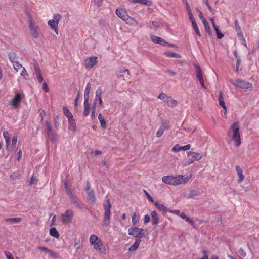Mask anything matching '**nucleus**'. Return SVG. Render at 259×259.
Segmentation results:
<instances>
[{"mask_svg": "<svg viewBox=\"0 0 259 259\" xmlns=\"http://www.w3.org/2000/svg\"><path fill=\"white\" fill-rule=\"evenodd\" d=\"M189 179L188 177H185L183 175H179L176 176H173L169 185H177L184 184L188 181Z\"/></svg>", "mask_w": 259, "mask_h": 259, "instance_id": "obj_9", "label": "nucleus"}, {"mask_svg": "<svg viewBox=\"0 0 259 259\" xmlns=\"http://www.w3.org/2000/svg\"><path fill=\"white\" fill-rule=\"evenodd\" d=\"M199 194V193L198 192L195 191H192L191 192V193L189 195L188 197L190 198H193L195 196H198Z\"/></svg>", "mask_w": 259, "mask_h": 259, "instance_id": "obj_52", "label": "nucleus"}, {"mask_svg": "<svg viewBox=\"0 0 259 259\" xmlns=\"http://www.w3.org/2000/svg\"><path fill=\"white\" fill-rule=\"evenodd\" d=\"M230 82L235 87L243 89H248L252 87L251 83L247 82L242 79H232L230 80Z\"/></svg>", "mask_w": 259, "mask_h": 259, "instance_id": "obj_6", "label": "nucleus"}, {"mask_svg": "<svg viewBox=\"0 0 259 259\" xmlns=\"http://www.w3.org/2000/svg\"><path fill=\"white\" fill-rule=\"evenodd\" d=\"M202 22L204 25V27L206 32L210 35L211 34V29L209 26L208 22L207 21V20L206 19H203V21Z\"/></svg>", "mask_w": 259, "mask_h": 259, "instance_id": "obj_34", "label": "nucleus"}, {"mask_svg": "<svg viewBox=\"0 0 259 259\" xmlns=\"http://www.w3.org/2000/svg\"><path fill=\"white\" fill-rule=\"evenodd\" d=\"M227 140L230 143L234 141L236 147L241 145V138L238 123L235 122L230 126L227 133Z\"/></svg>", "mask_w": 259, "mask_h": 259, "instance_id": "obj_1", "label": "nucleus"}, {"mask_svg": "<svg viewBox=\"0 0 259 259\" xmlns=\"http://www.w3.org/2000/svg\"><path fill=\"white\" fill-rule=\"evenodd\" d=\"M5 254L7 258V259H14L13 257L12 256L11 253L7 251H5Z\"/></svg>", "mask_w": 259, "mask_h": 259, "instance_id": "obj_59", "label": "nucleus"}, {"mask_svg": "<svg viewBox=\"0 0 259 259\" xmlns=\"http://www.w3.org/2000/svg\"><path fill=\"white\" fill-rule=\"evenodd\" d=\"M73 216V211L71 209H67L61 214L60 219L64 224H69L72 222Z\"/></svg>", "mask_w": 259, "mask_h": 259, "instance_id": "obj_7", "label": "nucleus"}, {"mask_svg": "<svg viewBox=\"0 0 259 259\" xmlns=\"http://www.w3.org/2000/svg\"><path fill=\"white\" fill-rule=\"evenodd\" d=\"M106 203L104 205L105 213L103 225L107 226L110 224V208L111 207V205L110 204L109 199H108L107 197H106Z\"/></svg>", "mask_w": 259, "mask_h": 259, "instance_id": "obj_4", "label": "nucleus"}, {"mask_svg": "<svg viewBox=\"0 0 259 259\" xmlns=\"http://www.w3.org/2000/svg\"><path fill=\"white\" fill-rule=\"evenodd\" d=\"M128 233L130 235L135 237L141 238L147 237L149 233L147 230L137 227L130 228L128 229Z\"/></svg>", "mask_w": 259, "mask_h": 259, "instance_id": "obj_3", "label": "nucleus"}, {"mask_svg": "<svg viewBox=\"0 0 259 259\" xmlns=\"http://www.w3.org/2000/svg\"><path fill=\"white\" fill-rule=\"evenodd\" d=\"M64 187H65L66 192L67 196L72 194V193L69 188L68 183L67 181H65V182H64Z\"/></svg>", "mask_w": 259, "mask_h": 259, "instance_id": "obj_43", "label": "nucleus"}, {"mask_svg": "<svg viewBox=\"0 0 259 259\" xmlns=\"http://www.w3.org/2000/svg\"><path fill=\"white\" fill-rule=\"evenodd\" d=\"M87 199L90 203H95L96 201V197L94 190L87 192Z\"/></svg>", "mask_w": 259, "mask_h": 259, "instance_id": "obj_21", "label": "nucleus"}, {"mask_svg": "<svg viewBox=\"0 0 259 259\" xmlns=\"http://www.w3.org/2000/svg\"><path fill=\"white\" fill-rule=\"evenodd\" d=\"M235 168H236V170L237 172V175L239 178V180H238V183H240L243 181L245 177L243 174V171L239 166H238V165L236 166Z\"/></svg>", "mask_w": 259, "mask_h": 259, "instance_id": "obj_22", "label": "nucleus"}, {"mask_svg": "<svg viewBox=\"0 0 259 259\" xmlns=\"http://www.w3.org/2000/svg\"><path fill=\"white\" fill-rule=\"evenodd\" d=\"M89 97L84 96V108H90V104L89 103Z\"/></svg>", "mask_w": 259, "mask_h": 259, "instance_id": "obj_49", "label": "nucleus"}, {"mask_svg": "<svg viewBox=\"0 0 259 259\" xmlns=\"http://www.w3.org/2000/svg\"><path fill=\"white\" fill-rule=\"evenodd\" d=\"M165 54L167 57H169L178 58H180L181 57V56L180 55V54L177 53L169 52V51L165 52Z\"/></svg>", "mask_w": 259, "mask_h": 259, "instance_id": "obj_32", "label": "nucleus"}, {"mask_svg": "<svg viewBox=\"0 0 259 259\" xmlns=\"http://www.w3.org/2000/svg\"><path fill=\"white\" fill-rule=\"evenodd\" d=\"M201 85L202 88H205V83H204V80L203 77V76H201V77H197Z\"/></svg>", "mask_w": 259, "mask_h": 259, "instance_id": "obj_53", "label": "nucleus"}, {"mask_svg": "<svg viewBox=\"0 0 259 259\" xmlns=\"http://www.w3.org/2000/svg\"><path fill=\"white\" fill-rule=\"evenodd\" d=\"M172 177V176H163L162 178V181L164 183L169 185Z\"/></svg>", "mask_w": 259, "mask_h": 259, "instance_id": "obj_37", "label": "nucleus"}, {"mask_svg": "<svg viewBox=\"0 0 259 259\" xmlns=\"http://www.w3.org/2000/svg\"><path fill=\"white\" fill-rule=\"evenodd\" d=\"M236 30L237 32L238 35H242V32L241 31V27H240L237 20H235L234 22Z\"/></svg>", "mask_w": 259, "mask_h": 259, "instance_id": "obj_39", "label": "nucleus"}, {"mask_svg": "<svg viewBox=\"0 0 259 259\" xmlns=\"http://www.w3.org/2000/svg\"><path fill=\"white\" fill-rule=\"evenodd\" d=\"M69 129L71 131H74L76 129V124L73 118L68 119Z\"/></svg>", "mask_w": 259, "mask_h": 259, "instance_id": "obj_29", "label": "nucleus"}, {"mask_svg": "<svg viewBox=\"0 0 259 259\" xmlns=\"http://www.w3.org/2000/svg\"><path fill=\"white\" fill-rule=\"evenodd\" d=\"M98 119L100 121V125L102 128L104 129L106 128V122L104 117L101 114H99L98 115Z\"/></svg>", "mask_w": 259, "mask_h": 259, "instance_id": "obj_30", "label": "nucleus"}, {"mask_svg": "<svg viewBox=\"0 0 259 259\" xmlns=\"http://www.w3.org/2000/svg\"><path fill=\"white\" fill-rule=\"evenodd\" d=\"M137 1L139 3L144 4L148 6L150 5L151 3L150 2H149L148 0H137Z\"/></svg>", "mask_w": 259, "mask_h": 259, "instance_id": "obj_54", "label": "nucleus"}, {"mask_svg": "<svg viewBox=\"0 0 259 259\" xmlns=\"http://www.w3.org/2000/svg\"><path fill=\"white\" fill-rule=\"evenodd\" d=\"M63 111L64 115L68 118V119L73 118L72 114L70 112L69 109L66 107H63Z\"/></svg>", "mask_w": 259, "mask_h": 259, "instance_id": "obj_28", "label": "nucleus"}, {"mask_svg": "<svg viewBox=\"0 0 259 259\" xmlns=\"http://www.w3.org/2000/svg\"><path fill=\"white\" fill-rule=\"evenodd\" d=\"M95 112H96L95 106L93 105V107L92 108V113H91V117H92V119H95L96 117Z\"/></svg>", "mask_w": 259, "mask_h": 259, "instance_id": "obj_58", "label": "nucleus"}, {"mask_svg": "<svg viewBox=\"0 0 259 259\" xmlns=\"http://www.w3.org/2000/svg\"><path fill=\"white\" fill-rule=\"evenodd\" d=\"M203 158V155L199 153L189 151L187 153V161L185 163V165H189L196 161H199Z\"/></svg>", "mask_w": 259, "mask_h": 259, "instance_id": "obj_5", "label": "nucleus"}, {"mask_svg": "<svg viewBox=\"0 0 259 259\" xmlns=\"http://www.w3.org/2000/svg\"><path fill=\"white\" fill-rule=\"evenodd\" d=\"M22 98L23 97L21 94L17 93L14 99L10 101V104L15 108H17L19 106Z\"/></svg>", "mask_w": 259, "mask_h": 259, "instance_id": "obj_13", "label": "nucleus"}, {"mask_svg": "<svg viewBox=\"0 0 259 259\" xmlns=\"http://www.w3.org/2000/svg\"><path fill=\"white\" fill-rule=\"evenodd\" d=\"M102 92L101 87H98L95 92V96H101Z\"/></svg>", "mask_w": 259, "mask_h": 259, "instance_id": "obj_56", "label": "nucleus"}, {"mask_svg": "<svg viewBox=\"0 0 259 259\" xmlns=\"http://www.w3.org/2000/svg\"><path fill=\"white\" fill-rule=\"evenodd\" d=\"M168 97L166 96V95L165 94V93H162L161 94H160L158 96V98L160 99L161 100H163V101L165 102V99H166V98H167Z\"/></svg>", "mask_w": 259, "mask_h": 259, "instance_id": "obj_51", "label": "nucleus"}, {"mask_svg": "<svg viewBox=\"0 0 259 259\" xmlns=\"http://www.w3.org/2000/svg\"><path fill=\"white\" fill-rule=\"evenodd\" d=\"M116 14L123 20H125L126 17L128 15L127 12L122 8L117 9L116 10Z\"/></svg>", "mask_w": 259, "mask_h": 259, "instance_id": "obj_18", "label": "nucleus"}, {"mask_svg": "<svg viewBox=\"0 0 259 259\" xmlns=\"http://www.w3.org/2000/svg\"><path fill=\"white\" fill-rule=\"evenodd\" d=\"M151 217L152 218V223L153 225H157L158 224V217L155 211L151 212Z\"/></svg>", "mask_w": 259, "mask_h": 259, "instance_id": "obj_31", "label": "nucleus"}, {"mask_svg": "<svg viewBox=\"0 0 259 259\" xmlns=\"http://www.w3.org/2000/svg\"><path fill=\"white\" fill-rule=\"evenodd\" d=\"M90 243L93 246L94 248L100 253L105 254L106 248L102 240L97 235L92 234L90 237Z\"/></svg>", "mask_w": 259, "mask_h": 259, "instance_id": "obj_2", "label": "nucleus"}, {"mask_svg": "<svg viewBox=\"0 0 259 259\" xmlns=\"http://www.w3.org/2000/svg\"><path fill=\"white\" fill-rule=\"evenodd\" d=\"M3 136L6 141L7 146H8L10 143V137H9V134L8 132L4 131L3 132Z\"/></svg>", "mask_w": 259, "mask_h": 259, "instance_id": "obj_38", "label": "nucleus"}, {"mask_svg": "<svg viewBox=\"0 0 259 259\" xmlns=\"http://www.w3.org/2000/svg\"><path fill=\"white\" fill-rule=\"evenodd\" d=\"M38 249L41 250V251L44 252L45 253L48 254L49 255L50 257H54V258H57V254L54 252L53 250L48 249V248L46 247H38L37 248Z\"/></svg>", "mask_w": 259, "mask_h": 259, "instance_id": "obj_16", "label": "nucleus"}, {"mask_svg": "<svg viewBox=\"0 0 259 259\" xmlns=\"http://www.w3.org/2000/svg\"><path fill=\"white\" fill-rule=\"evenodd\" d=\"M20 74L23 76L25 77V76H27L28 77V74L26 69L23 67L22 68V71H21Z\"/></svg>", "mask_w": 259, "mask_h": 259, "instance_id": "obj_61", "label": "nucleus"}, {"mask_svg": "<svg viewBox=\"0 0 259 259\" xmlns=\"http://www.w3.org/2000/svg\"><path fill=\"white\" fill-rule=\"evenodd\" d=\"M90 113V108H84L83 115L87 116Z\"/></svg>", "mask_w": 259, "mask_h": 259, "instance_id": "obj_63", "label": "nucleus"}, {"mask_svg": "<svg viewBox=\"0 0 259 259\" xmlns=\"http://www.w3.org/2000/svg\"><path fill=\"white\" fill-rule=\"evenodd\" d=\"M59 120L60 118L59 116L57 115L55 117L54 119V124L55 125L56 128L57 129L59 128Z\"/></svg>", "mask_w": 259, "mask_h": 259, "instance_id": "obj_46", "label": "nucleus"}, {"mask_svg": "<svg viewBox=\"0 0 259 259\" xmlns=\"http://www.w3.org/2000/svg\"><path fill=\"white\" fill-rule=\"evenodd\" d=\"M45 126L46 127V132L48 136L49 137V138L51 139V140L53 142L55 141L56 138L55 134L53 131L52 127L50 124V123L49 122V121H47L45 122Z\"/></svg>", "mask_w": 259, "mask_h": 259, "instance_id": "obj_11", "label": "nucleus"}, {"mask_svg": "<svg viewBox=\"0 0 259 259\" xmlns=\"http://www.w3.org/2000/svg\"><path fill=\"white\" fill-rule=\"evenodd\" d=\"M91 88V85L90 83H88L86 85L84 93V96L89 97V93L90 92V90Z\"/></svg>", "mask_w": 259, "mask_h": 259, "instance_id": "obj_45", "label": "nucleus"}, {"mask_svg": "<svg viewBox=\"0 0 259 259\" xmlns=\"http://www.w3.org/2000/svg\"><path fill=\"white\" fill-rule=\"evenodd\" d=\"M140 242V239H137L134 244L128 249V251L132 252L136 250L139 246Z\"/></svg>", "mask_w": 259, "mask_h": 259, "instance_id": "obj_27", "label": "nucleus"}, {"mask_svg": "<svg viewBox=\"0 0 259 259\" xmlns=\"http://www.w3.org/2000/svg\"><path fill=\"white\" fill-rule=\"evenodd\" d=\"M150 38L151 40L156 44H158L163 46H166L168 44L163 38L154 35H151Z\"/></svg>", "mask_w": 259, "mask_h": 259, "instance_id": "obj_15", "label": "nucleus"}, {"mask_svg": "<svg viewBox=\"0 0 259 259\" xmlns=\"http://www.w3.org/2000/svg\"><path fill=\"white\" fill-rule=\"evenodd\" d=\"M17 142V136H14L12 140V146L13 147H15Z\"/></svg>", "mask_w": 259, "mask_h": 259, "instance_id": "obj_55", "label": "nucleus"}, {"mask_svg": "<svg viewBox=\"0 0 259 259\" xmlns=\"http://www.w3.org/2000/svg\"><path fill=\"white\" fill-rule=\"evenodd\" d=\"M185 220H186V221L188 223H189V224H190V225H191L192 227H195V223H194V221H193L191 219H190V218H189V217H187L186 218V219H185Z\"/></svg>", "mask_w": 259, "mask_h": 259, "instance_id": "obj_57", "label": "nucleus"}, {"mask_svg": "<svg viewBox=\"0 0 259 259\" xmlns=\"http://www.w3.org/2000/svg\"><path fill=\"white\" fill-rule=\"evenodd\" d=\"M69 197L71 203L74 205V206L79 209H82L80 203L78 201L73 194L68 196Z\"/></svg>", "mask_w": 259, "mask_h": 259, "instance_id": "obj_17", "label": "nucleus"}, {"mask_svg": "<svg viewBox=\"0 0 259 259\" xmlns=\"http://www.w3.org/2000/svg\"><path fill=\"white\" fill-rule=\"evenodd\" d=\"M194 66H195V68L196 71L197 77H201V76H203L202 72L200 67L199 65H196V64H195Z\"/></svg>", "mask_w": 259, "mask_h": 259, "instance_id": "obj_40", "label": "nucleus"}, {"mask_svg": "<svg viewBox=\"0 0 259 259\" xmlns=\"http://www.w3.org/2000/svg\"><path fill=\"white\" fill-rule=\"evenodd\" d=\"M6 222H12L13 223L19 222L21 221V218H6L5 219Z\"/></svg>", "mask_w": 259, "mask_h": 259, "instance_id": "obj_42", "label": "nucleus"}, {"mask_svg": "<svg viewBox=\"0 0 259 259\" xmlns=\"http://www.w3.org/2000/svg\"><path fill=\"white\" fill-rule=\"evenodd\" d=\"M150 221V216L148 214H146L144 216V223L145 224H147L148 223H149Z\"/></svg>", "mask_w": 259, "mask_h": 259, "instance_id": "obj_60", "label": "nucleus"}, {"mask_svg": "<svg viewBox=\"0 0 259 259\" xmlns=\"http://www.w3.org/2000/svg\"><path fill=\"white\" fill-rule=\"evenodd\" d=\"M154 205L159 211L162 212L166 213L169 211V209L163 204H159L157 202L154 203Z\"/></svg>", "mask_w": 259, "mask_h": 259, "instance_id": "obj_23", "label": "nucleus"}, {"mask_svg": "<svg viewBox=\"0 0 259 259\" xmlns=\"http://www.w3.org/2000/svg\"><path fill=\"white\" fill-rule=\"evenodd\" d=\"M165 102L170 107H174L177 105V102L176 100H173L170 97H168L165 100Z\"/></svg>", "mask_w": 259, "mask_h": 259, "instance_id": "obj_26", "label": "nucleus"}, {"mask_svg": "<svg viewBox=\"0 0 259 259\" xmlns=\"http://www.w3.org/2000/svg\"><path fill=\"white\" fill-rule=\"evenodd\" d=\"M219 105L223 108L224 110L227 111L226 106L225 105V101L224 100L223 98V93L222 91L219 92Z\"/></svg>", "mask_w": 259, "mask_h": 259, "instance_id": "obj_24", "label": "nucleus"}, {"mask_svg": "<svg viewBox=\"0 0 259 259\" xmlns=\"http://www.w3.org/2000/svg\"><path fill=\"white\" fill-rule=\"evenodd\" d=\"M191 148L190 144H187L184 146H180L179 144H176L172 149V151L177 152L181 150L187 151Z\"/></svg>", "mask_w": 259, "mask_h": 259, "instance_id": "obj_19", "label": "nucleus"}, {"mask_svg": "<svg viewBox=\"0 0 259 259\" xmlns=\"http://www.w3.org/2000/svg\"><path fill=\"white\" fill-rule=\"evenodd\" d=\"M97 102H99V105L102 107L103 108V102L102 99V96H95L94 101V106H95L97 104Z\"/></svg>", "mask_w": 259, "mask_h": 259, "instance_id": "obj_33", "label": "nucleus"}, {"mask_svg": "<svg viewBox=\"0 0 259 259\" xmlns=\"http://www.w3.org/2000/svg\"><path fill=\"white\" fill-rule=\"evenodd\" d=\"M97 57L92 56L84 61V67L87 70H90L97 63Z\"/></svg>", "mask_w": 259, "mask_h": 259, "instance_id": "obj_10", "label": "nucleus"}, {"mask_svg": "<svg viewBox=\"0 0 259 259\" xmlns=\"http://www.w3.org/2000/svg\"><path fill=\"white\" fill-rule=\"evenodd\" d=\"M61 18V15L59 14H55L53 16V19L50 20L48 22V24L52 29L54 30L57 34H58V25Z\"/></svg>", "mask_w": 259, "mask_h": 259, "instance_id": "obj_8", "label": "nucleus"}, {"mask_svg": "<svg viewBox=\"0 0 259 259\" xmlns=\"http://www.w3.org/2000/svg\"><path fill=\"white\" fill-rule=\"evenodd\" d=\"M238 252H239V253L240 254V255H241L242 256H243V257L246 256V253L242 248H240L239 249Z\"/></svg>", "mask_w": 259, "mask_h": 259, "instance_id": "obj_62", "label": "nucleus"}, {"mask_svg": "<svg viewBox=\"0 0 259 259\" xmlns=\"http://www.w3.org/2000/svg\"><path fill=\"white\" fill-rule=\"evenodd\" d=\"M50 234L51 236L56 238H58L60 236L58 232L55 228H52L50 229Z\"/></svg>", "mask_w": 259, "mask_h": 259, "instance_id": "obj_35", "label": "nucleus"}, {"mask_svg": "<svg viewBox=\"0 0 259 259\" xmlns=\"http://www.w3.org/2000/svg\"><path fill=\"white\" fill-rule=\"evenodd\" d=\"M33 66L36 76L42 74L38 64L35 60L33 61Z\"/></svg>", "mask_w": 259, "mask_h": 259, "instance_id": "obj_25", "label": "nucleus"}, {"mask_svg": "<svg viewBox=\"0 0 259 259\" xmlns=\"http://www.w3.org/2000/svg\"><path fill=\"white\" fill-rule=\"evenodd\" d=\"M169 128L170 126L169 125V122L166 121L162 122L161 125L156 133V137L158 138L161 137L164 133V131Z\"/></svg>", "mask_w": 259, "mask_h": 259, "instance_id": "obj_12", "label": "nucleus"}, {"mask_svg": "<svg viewBox=\"0 0 259 259\" xmlns=\"http://www.w3.org/2000/svg\"><path fill=\"white\" fill-rule=\"evenodd\" d=\"M144 192L145 194L147 199L151 203H154V201L152 197L149 195V194L145 190H144Z\"/></svg>", "mask_w": 259, "mask_h": 259, "instance_id": "obj_48", "label": "nucleus"}, {"mask_svg": "<svg viewBox=\"0 0 259 259\" xmlns=\"http://www.w3.org/2000/svg\"><path fill=\"white\" fill-rule=\"evenodd\" d=\"M192 25L193 26V28L194 29V30H195L196 34L199 36V37L201 36V34H200V31L199 30V28H198V27L197 26V24L196 23V22H193V23H192Z\"/></svg>", "mask_w": 259, "mask_h": 259, "instance_id": "obj_41", "label": "nucleus"}, {"mask_svg": "<svg viewBox=\"0 0 259 259\" xmlns=\"http://www.w3.org/2000/svg\"><path fill=\"white\" fill-rule=\"evenodd\" d=\"M9 59L12 63L17 62V56L16 53L14 52H11L10 53H9Z\"/></svg>", "mask_w": 259, "mask_h": 259, "instance_id": "obj_36", "label": "nucleus"}, {"mask_svg": "<svg viewBox=\"0 0 259 259\" xmlns=\"http://www.w3.org/2000/svg\"><path fill=\"white\" fill-rule=\"evenodd\" d=\"M13 64L14 68L17 72H18L23 68L22 64L19 63L18 62L14 63Z\"/></svg>", "mask_w": 259, "mask_h": 259, "instance_id": "obj_44", "label": "nucleus"}, {"mask_svg": "<svg viewBox=\"0 0 259 259\" xmlns=\"http://www.w3.org/2000/svg\"><path fill=\"white\" fill-rule=\"evenodd\" d=\"M137 214L135 212L132 213V222L133 225L136 224L138 222V219H137Z\"/></svg>", "mask_w": 259, "mask_h": 259, "instance_id": "obj_47", "label": "nucleus"}, {"mask_svg": "<svg viewBox=\"0 0 259 259\" xmlns=\"http://www.w3.org/2000/svg\"><path fill=\"white\" fill-rule=\"evenodd\" d=\"M39 115L41 117V120H42L44 119V117L46 115V112L44 110H42V109L39 110Z\"/></svg>", "mask_w": 259, "mask_h": 259, "instance_id": "obj_64", "label": "nucleus"}, {"mask_svg": "<svg viewBox=\"0 0 259 259\" xmlns=\"http://www.w3.org/2000/svg\"><path fill=\"white\" fill-rule=\"evenodd\" d=\"M29 28L30 33L32 36L34 38H38L39 36L38 28L33 23L32 20L31 19H29Z\"/></svg>", "mask_w": 259, "mask_h": 259, "instance_id": "obj_14", "label": "nucleus"}, {"mask_svg": "<svg viewBox=\"0 0 259 259\" xmlns=\"http://www.w3.org/2000/svg\"><path fill=\"white\" fill-rule=\"evenodd\" d=\"M123 21H125L127 24L133 26H137L139 24L137 21L128 15Z\"/></svg>", "mask_w": 259, "mask_h": 259, "instance_id": "obj_20", "label": "nucleus"}, {"mask_svg": "<svg viewBox=\"0 0 259 259\" xmlns=\"http://www.w3.org/2000/svg\"><path fill=\"white\" fill-rule=\"evenodd\" d=\"M214 30L216 32L217 37L218 39H221L223 37L224 35L221 33V32L220 31L218 28L215 29Z\"/></svg>", "mask_w": 259, "mask_h": 259, "instance_id": "obj_50", "label": "nucleus"}]
</instances>
